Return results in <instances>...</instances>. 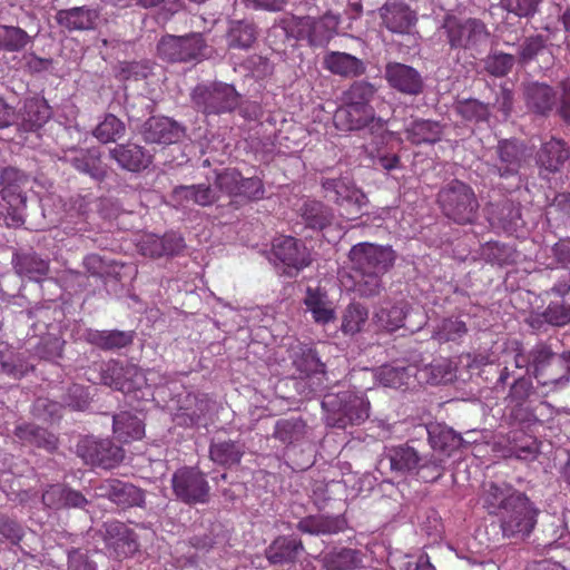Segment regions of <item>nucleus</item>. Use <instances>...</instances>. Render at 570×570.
Returning a JSON list of instances; mask_svg holds the SVG:
<instances>
[{
	"mask_svg": "<svg viewBox=\"0 0 570 570\" xmlns=\"http://www.w3.org/2000/svg\"><path fill=\"white\" fill-rule=\"evenodd\" d=\"M484 504L490 514L498 517L507 538L529 535L537 524L539 510L533 502L507 483H489L484 492Z\"/></svg>",
	"mask_w": 570,
	"mask_h": 570,
	"instance_id": "obj_1",
	"label": "nucleus"
},
{
	"mask_svg": "<svg viewBox=\"0 0 570 570\" xmlns=\"http://www.w3.org/2000/svg\"><path fill=\"white\" fill-rule=\"evenodd\" d=\"M442 30L452 50H463L473 57L487 48L491 36L481 19L460 18L453 14L444 18Z\"/></svg>",
	"mask_w": 570,
	"mask_h": 570,
	"instance_id": "obj_2",
	"label": "nucleus"
},
{
	"mask_svg": "<svg viewBox=\"0 0 570 570\" xmlns=\"http://www.w3.org/2000/svg\"><path fill=\"white\" fill-rule=\"evenodd\" d=\"M438 204L443 215L459 225L473 224L480 207L473 188L459 179H453L438 193Z\"/></svg>",
	"mask_w": 570,
	"mask_h": 570,
	"instance_id": "obj_3",
	"label": "nucleus"
},
{
	"mask_svg": "<svg viewBox=\"0 0 570 570\" xmlns=\"http://www.w3.org/2000/svg\"><path fill=\"white\" fill-rule=\"evenodd\" d=\"M322 406L326 412V424L338 429L364 422L370 415V402L362 393L353 391L328 393L324 396Z\"/></svg>",
	"mask_w": 570,
	"mask_h": 570,
	"instance_id": "obj_4",
	"label": "nucleus"
},
{
	"mask_svg": "<svg viewBox=\"0 0 570 570\" xmlns=\"http://www.w3.org/2000/svg\"><path fill=\"white\" fill-rule=\"evenodd\" d=\"M287 37L295 40H306L312 47L325 46L337 32L340 18L331 12L322 17H297L283 20Z\"/></svg>",
	"mask_w": 570,
	"mask_h": 570,
	"instance_id": "obj_5",
	"label": "nucleus"
},
{
	"mask_svg": "<svg viewBox=\"0 0 570 570\" xmlns=\"http://www.w3.org/2000/svg\"><path fill=\"white\" fill-rule=\"evenodd\" d=\"M190 98L198 111L205 115H220L235 110L239 105L240 95L233 85L216 81L197 85Z\"/></svg>",
	"mask_w": 570,
	"mask_h": 570,
	"instance_id": "obj_6",
	"label": "nucleus"
},
{
	"mask_svg": "<svg viewBox=\"0 0 570 570\" xmlns=\"http://www.w3.org/2000/svg\"><path fill=\"white\" fill-rule=\"evenodd\" d=\"M216 191L228 196L232 203L246 204L259 200L265 195L263 180L257 177H244L236 168H225L215 173Z\"/></svg>",
	"mask_w": 570,
	"mask_h": 570,
	"instance_id": "obj_7",
	"label": "nucleus"
},
{
	"mask_svg": "<svg viewBox=\"0 0 570 570\" xmlns=\"http://www.w3.org/2000/svg\"><path fill=\"white\" fill-rule=\"evenodd\" d=\"M101 382L125 394L141 392V397L151 396L148 377L128 360H110L101 371Z\"/></svg>",
	"mask_w": 570,
	"mask_h": 570,
	"instance_id": "obj_8",
	"label": "nucleus"
},
{
	"mask_svg": "<svg viewBox=\"0 0 570 570\" xmlns=\"http://www.w3.org/2000/svg\"><path fill=\"white\" fill-rule=\"evenodd\" d=\"M321 186L325 197L343 208L351 219L358 217L367 204L365 193L356 186L350 176L323 177Z\"/></svg>",
	"mask_w": 570,
	"mask_h": 570,
	"instance_id": "obj_9",
	"label": "nucleus"
},
{
	"mask_svg": "<svg viewBox=\"0 0 570 570\" xmlns=\"http://www.w3.org/2000/svg\"><path fill=\"white\" fill-rule=\"evenodd\" d=\"M348 259L355 272L386 274L395 264L396 252L390 245L362 242L352 246Z\"/></svg>",
	"mask_w": 570,
	"mask_h": 570,
	"instance_id": "obj_10",
	"label": "nucleus"
},
{
	"mask_svg": "<svg viewBox=\"0 0 570 570\" xmlns=\"http://www.w3.org/2000/svg\"><path fill=\"white\" fill-rule=\"evenodd\" d=\"M493 151L494 158L488 164L489 173L502 179L519 176L529 157L527 145L517 138L500 139Z\"/></svg>",
	"mask_w": 570,
	"mask_h": 570,
	"instance_id": "obj_11",
	"label": "nucleus"
},
{
	"mask_svg": "<svg viewBox=\"0 0 570 570\" xmlns=\"http://www.w3.org/2000/svg\"><path fill=\"white\" fill-rule=\"evenodd\" d=\"M171 488L175 497L186 504H203L209 499L210 487L204 473L184 466L174 472Z\"/></svg>",
	"mask_w": 570,
	"mask_h": 570,
	"instance_id": "obj_12",
	"label": "nucleus"
},
{
	"mask_svg": "<svg viewBox=\"0 0 570 570\" xmlns=\"http://www.w3.org/2000/svg\"><path fill=\"white\" fill-rule=\"evenodd\" d=\"M335 126L345 131L361 130L368 127L372 134L386 130L387 121L375 117L373 107H362L344 102L334 114Z\"/></svg>",
	"mask_w": 570,
	"mask_h": 570,
	"instance_id": "obj_13",
	"label": "nucleus"
},
{
	"mask_svg": "<svg viewBox=\"0 0 570 570\" xmlns=\"http://www.w3.org/2000/svg\"><path fill=\"white\" fill-rule=\"evenodd\" d=\"M272 255L285 267L288 276H294L312 263L306 245L293 236H278L272 243Z\"/></svg>",
	"mask_w": 570,
	"mask_h": 570,
	"instance_id": "obj_14",
	"label": "nucleus"
},
{
	"mask_svg": "<svg viewBox=\"0 0 570 570\" xmlns=\"http://www.w3.org/2000/svg\"><path fill=\"white\" fill-rule=\"evenodd\" d=\"M205 48V41L200 35L187 37L167 36L159 41L157 51L159 57L164 60L170 62H187L203 56Z\"/></svg>",
	"mask_w": 570,
	"mask_h": 570,
	"instance_id": "obj_15",
	"label": "nucleus"
},
{
	"mask_svg": "<svg viewBox=\"0 0 570 570\" xmlns=\"http://www.w3.org/2000/svg\"><path fill=\"white\" fill-rule=\"evenodd\" d=\"M381 24L396 35H411L419 21L417 13L402 0H386L379 8Z\"/></svg>",
	"mask_w": 570,
	"mask_h": 570,
	"instance_id": "obj_16",
	"label": "nucleus"
},
{
	"mask_svg": "<svg viewBox=\"0 0 570 570\" xmlns=\"http://www.w3.org/2000/svg\"><path fill=\"white\" fill-rule=\"evenodd\" d=\"M77 452L86 463L104 469H111L124 459L122 449L110 440L86 438L78 443Z\"/></svg>",
	"mask_w": 570,
	"mask_h": 570,
	"instance_id": "obj_17",
	"label": "nucleus"
},
{
	"mask_svg": "<svg viewBox=\"0 0 570 570\" xmlns=\"http://www.w3.org/2000/svg\"><path fill=\"white\" fill-rule=\"evenodd\" d=\"M384 79L389 87L405 96H419L424 91V80L414 67L390 61L384 67Z\"/></svg>",
	"mask_w": 570,
	"mask_h": 570,
	"instance_id": "obj_18",
	"label": "nucleus"
},
{
	"mask_svg": "<svg viewBox=\"0 0 570 570\" xmlns=\"http://www.w3.org/2000/svg\"><path fill=\"white\" fill-rule=\"evenodd\" d=\"M97 493L122 508L144 507L145 503V493L141 489L117 479L104 480L97 487Z\"/></svg>",
	"mask_w": 570,
	"mask_h": 570,
	"instance_id": "obj_19",
	"label": "nucleus"
},
{
	"mask_svg": "<svg viewBox=\"0 0 570 570\" xmlns=\"http://www.w3.org/2000/svg\"><path fill=\"white\" fill-rule=\"evenodd\" d=\"M141 135L147 142L170 145L184 137L185 129L169 117L153 116L144 122Z\"/></svg>",
	"mask_w": 570,
	"mask_h": 570,
	"instance_id": "obj_20",
	"label": "nucleus"
},
{
	"mask_svg": "<svg viewBox=\"0 0 570 570\" xmlns=\"http://www.w3.org/2000/svg\"><path fill=\"white\" fill-rule=\"evenodd\" d=\"M104 540L116 558L132 556L139 548L135 533L119 521L104 524Z\"/></svg>",
	"mask_w": 570,
	"mask_h": 570,
	"instance_id": "obj_21",
	"label": "nucleus"
},
{
	"mask_svg": "<svg viewBox=\"0 0 570 570\" xmlns=\"http://www.w3.org/2000/svg\"><path fill=\"white\" fill-rule=\"evenodd\" d=\"M110 157L122 168L131 173H140L153 163V154L144 146L128 141L118 144L110 149Z\"/></svg>",
	"mask_w": 570,
	"mask_h": 570,
	"instance_id": "obj_22",
	"label": "nucleus"
},
{
	"mask_svg": "<svg viewBox=\"0 0 570 570\" xmlns=\"http://www.w3.org/2000/svg\"><path fill=\"white\" fill-rule=\"evenodd\" d=\"M28 176L16 167H6L0 173V196L10 207L26 206L23 187Z\"/></svg>",
	"mask_w": 570,
	"mask_h": 570,
	"instance_id": "obj_23",
	"label": "nucleus"
},
{
	"mask_svg": "<svg viewBox=\"0 0 570 570\" xmlns=\"http://www.w3.org/2000/svg\"><path fill=\"white\" fill-rule=\"evenodd\" d=\"M67 160L76 170L98 181L104 180L107 175V169L101 160V154L98 148L73 150L67 157Z\"/></svg>",
	"mask_w": 570,
	"mask_h": 570,
	"instance_id": "obj_24",
	"label": "nucleus"
},
{
	"mask_svg": "<svg viewBox=\"0 0 570 570\" xmlns=\"http://www.w3.org/2000/svg\"><path fill=\"white\" fill-rule=\"evenodd\" d=\"M303 551L304 546L301 539L279 535L265 550V556L272 564H284L295 562Z\"/></svg>",
	"mask_w": 570,
	"mask_h": 570,
	"instance_id": "obj_25",
	"label": "nucleus"
},
{
	"mask_svg": "<svg viewBox=\"0 0 570 570\" xmlns=\"http://www.w3.org/2000/svg\"><path fill=\"white\" fill-rule=\"evenodd\" d=\"M21 127L24 131H36L51 118V107L42 97H31L24 100L20 109Z\"/></svg>",
	"mask_w": 570,
	"mask_h": 570,
	"instance_id": "obj_26",
	"label": "nucleus"
},
{
	"mask_svg": "<svg viewBox=\"0 0 570 570\" xmlns=\"http://www.w3.org/2000/svg\"><path fill=\"white\" fill-rule=\"evenodd\" d=\"M570 151L567 142L562 139L552 137L542 144L538 151V165L541 169L554 174L560 171L564 163L569 159Z\"/></svg>",
	"mask_w": 570,
	"mask_h": 570,
	"instance_id": "obj_27",
	"label": "nucleus"
},
{
	"mask_svg": "<svg viewBox=\"0 0 570 570\" xmlns=\"http://www.w3.org/2000/svg\"><path fill=\"white\" fill-rule=\"evenodd\" d=\"M42 503L52 510L83 508L88 501L85 495L62 484L50 485L42 493Z\"/></svg>",
	"mask_w": 570,
	"mask_h": 570,
	"instance_id": "obj_28",
	"label": "nucleus"
},
{
	"mask_svg": "<svg viewBox=\"0 0 570 570\" xmlns=\"http://www.w3.org/2000/svg\"><path fill=\"white\" fill-rule=\"evenodd\" d=\"M346 528L347 521L343 515H308L297 523L301 532L314 535L336 534Z\"/></svg>",
	"mask_w": 570,
	"mask_h": 570,
	"instance_id": "obj_29",
	"label": "nucleus"
},
{
	"mask_svg": "<svg viewBox=\"0 0 570 570\" xmlns=\"http://www.w3.org/2000/svg\"><path fill=\"white\" fill-rule=\"evenodd\" d=\"M98 12L86 6L62 9L56 13L57 23L69 31L90 30L95 28Z\"/></svg>",
	"mask_w": 570,
	"mask_h": 570,
	"instance_id": "obj_30",
	"label": "nucleus"
},
{
	"mask_svg": "<svg viewBox=\"0 0 570 570\" xmlns=\"http://www.w3.org/2000/svg\"><path fill=\"white\" fill-rule=\"evenodd\" d=\"M324 68L342 77H358L366 70L364 62L355 56L341 51H331L323 60Z\"/></svg>",
	"mask_w": 570,
	"mask_h": 570,
	"instance_id": "obj_31",
	"label": "nucleus"
},
{
	"mask_svg": "<svg viewBox=\"0 0 570 570\" xmlns=\"http://www.w3.org/2000/svg\"><path fill=\"white\" fill-rule=\"evenodd\" d=\"M444 126L430 119H415L406 126L405 138L413 145H434L442 138Z\"/></svg>",
	"mask_w": 570,
	"mask_h": 570,
	"instance_id": "obj_32",
	"label": "nucleus"
},
{
	"mask_svg": "<svg viewBox=\"0 0 570 570\" xmlns=\"http://www.w3.org/2000/svg\"><path fill=\"white\" fill-rule=\"evenodd\" d=\"M304 304L315 323L326 325L336 317L335 309L328 301L327 293L320 288L307 287Z\"/></svg>",
	"mask_w": 570,
	"mask_h": 570,
	"instance_id": "obj_33",
	"label": "nucleus"
},
{
	"mask_svg": "<svg viewBox=\"0 0 570 570\" xmlns=\"http://www.w3.org/2000/svg\"><path fill=\"white\" fill-rule=\"evenodd\" d=\"M525 102L534 114L548 116L557 104V94L546 83L534 82L525 89Z\"/></svg>",
	"mask_w": 570,
	"mask_h": 570,
	"instance_id": "obj_34",
	"label": "nucleus"
},
{
	"mask_svg": "<svg viewBox=\"0 0 570 570\" xmlns=\"http://www.w3.org/2000/svg\"><path fill=\"white\" fill-rule=\"evenodd\" d=\"M135 336V331H90L88 342L106 352H116L131 345Z\"/></svg>",
	"mask_w": 570,
	"mask_h": 570,
	"instance_id": "obj_35",
	"label": "nucleus"
},
{
	"mask_svg": "<svg viewBox=\"0 0 570 570\" xmlns=\"http://www.w3.org/2000/svg\"><path fill=\"white\" fill-rule=\"evenodd\" d=\"M257 28L249 20H232L229 21L226 42L228 49L248 50L257 39Z\"/></svg>",
	"mask_w": 570,
	"mask_h": 570,
	"instance_id": "obj_36",
	"label": "nucleus"
},
{
	"mask_svg": "<svg viewBox=\"0 0 570 570\" xmlns=\"http://www.w3.org/2000/svg\"><path fill=\"white\" fill-rule=\"evenodd\" d=\"M428 434L432 449L443 453L448 458L463 443V439L460 434L453 429L440 423L430 424L428 426Z\"/></svg>",
	"mask_w": 570,
	"mask_h": 570,
	"instance_id": "obj_37",
	"label": "nucleus"
},
{
	"mask_svg": "<svg viewBox=\"0 0 570 570\" xmlns=\"http://www.w3.org/2000/svg\"><path fill=\"white\" fill-rule=\"evenodd\" d=\"M13 266L20 276L28 277L31 281H39L49 271V263L42 259L36 253L16 254L13 257Z\"/></svg>",
	"mask_w": 570,
	"mask_h": 570,
	"instance_id": "obj_38",
	"label": "nucleus"
},
{
	"mask_svg": "<svg viewBox=\"0 0 570 570\" xmlns=\"http://www.w3.org/2000/svg\"><path fill=\"white\" fill-rule=\"evenodd\" d=\"M244 454V444L232 440H217L210 444V459L223 466L238 464Z\"/></svg>",
	"mask_w": 570,
	"mask_h": 570,
	"instance_id": "obj_39",
	"label": "nucleus"
},
{
	"mask_svg": "<svg viewBox=\"0 0 570 570\" xmlns=\"http://www.w3.org/2000/svg\"><path fill=\"white\" fill-rule=\"evenodd\" d=\"M301 215L307 227L322 230L332 224V208L318 200H307L301 208Z\"/></svg>",
	"mask_w": 570,
	"mask_h": 570,
	"instance_id": "obj_40",
	"label": "nucleus"
},
{
	"mask_svg": "<svg viewBox=\"0 0 570 570\" xmlns=\"http://www.w3.org/2000/svg\"><path fill=\"white\" fill-rule=\"evenodd\" d=\"M114 433L121 442L139 440L145 433L141 420L130 412H120L114 416Z\"/></svg>",
	"mask_w": 570,
	"mask_h": 570,
	"instance_id": "obj_41",
	"label": "nucleus"
},
{
	"mask_svg": "<svg viewBox=\"0 0 570 570\" xmlns=\"http://www.w3.org/2000/svg\"><path fill=\"white\" fill-rule=\"evenodd\" d=\"M412 368L396 358L379 367L375 377L384 386L399 389L407 383Z\"/></svg>",
	"mask_w": 570,
	"mask_h": 570,
	"instance_id": "obj_42",
	"label": "nucleus"
},
{
	"mask_svg": "<svg viewBox=\"0 0 570 570\" xmlns=\"http://www.w3.org/2000/svg\"><path fill=\"white\" fill-rule=\"evenodd\" d=\"M406 313L407 304L405 302H399L390 307H381L375 313L374 320L379 327L387 332H394L404 326Z\"/></svg>",
	"mask_w": 570,
	"mask_h": 570,
	"instance_id": "obj_43",
	"label": "nucleus"
},
{
	"mask_svg": "<svg viewBox=\"0 0 570 570\" xmlns=\"http://www.w3.org/2000/svg\"><path fill=\"white\" fill-rule=\"evenodd\" d=\"M455 112L465 121L485 122L491 116L490 105L478 99H459L454 105Z\"/></svg>",
	"mask_w": 570,
	"mask_h": 570,
	"instance_id": "obj_44",
	"label": "nucleus"
},
{
	"mask_svg": "<svg viewBox=\"0 0 570 570\" xmlns=\"http://www.w3.org/2000/svg\"><path fill=\"white\" fill-rule=\"evenodd\" d=\"M361 562L360 552L348 548L331 551L323 558L324 567L327 570H354Z\"/></svg>",
	"mask_w": 570,
	"mask_h": 570,
	"instance_id": "obj_45",
	"label": "nucleus"
},
{
	"mask_svg": "<svg viewBox=\"0 0 570 570\" xmlns=\"http://www.w3.org/2000/svg\"><path fill=\"white\" fill-rule=\"evenodd\" d=\"M389 459L391 469L400 472H411L417 469L421 462L416 450L409 445H399L390 449Z\"/></svg>",
	"mask_w": 570,
	"mask_h": 570,
	"instance_id": "obj_46",
	"label": "nucleus"
},
{
	"mask_svg": "<svg viewBox=\"0 0 570 570\" xmlns=\"http://www.w3.org/2000/svg\"><path fill=\"white\" fill-rule=\"evenodd\" d=\"M30 42L31 37L26 30L14 26L0 24V50L19 52Z\"/></svg>",
	"mask_w": 570,
	"mask_h": 570,
	"instance_id": "obj_47",
	"label": "nucleus"
},
{
	"mask_svg": "<svg viewBox=\"0 0 570 570\" xmlns=\"http://www.w3.org/2000/svg\"><path fill=\"white\" fill-rule=\"evenodd\" d=\"M368 318V311L360 303H351L342 316L341 330L344 334L354 335L363 328Z\"/></svg>",
	"mask_w": 570,
	"mask_h": 570,
	"instance_id": "obj_48",
	"label": "nucleus"
},
{
	"mask_svg": "<svg viewBox=\"0 0 570 570\" xmlns=\"http://www.w3.org/2000/svg\"><path fill=\"white\" fill-rule=\"evenodd\" d=\"M295 365L301 374L311 380V385L316 389L325 387L324 381L331 383L325 372V365L321 358H295Z\"/></svg>",
	"mask_w": 570,
	"mask_h": 570,
	"instance_id": "obj_49",
	"label": "nucleus"
},
{
	"mask_svg": "<svg viewBox=\"0 0 570 570\" xmlns=\"http://www.w3.org/2000/svg\"><path fill=\"white\" fill-rule=\"evenodd\" d=\"M376 94V88L368 81H354L344 92L343 101L362 107H372L371 101Z\"/></svg>",
	"mask_w": 570,
	"mask_h": 570,
	"instance_id": "obj_50",
	"label": "nucleus"
},
{
	"mask_svg": "<svg viewBox=\"0 0 570 570\" xmlns=\"http://www.w3.org/2000/svg\"><path fill=\"white\" fill-rule=\"evenodd\" d=\"M125 124L112 114L106 115L94 130V136L102 144L116 141L125 135Z\"/></svg>",
	"mask_w": 570,
	"mask_h": 570,
	"instance_id": "obj_51",
	"label": "nucleus"
},
{
	"mask_svg": "<svg viewBox=\"0 0 570 570\" xmlns=\"http://www.w3.org/2000/svg\"><path fill=\"white\" fill-rule=\"evenodd\" d=\"M468 333L465 322L458 317H448L442 321L434 333V337L440 342H458Z\"/></svg>",
	"mask_w": 570,
	"mask_h": 570,
	"instance_id": "obj_52",
	"label": "nucleus"
},
{
	"mask_svg": "<svg viewBox=\"0 0 570 570\" xmlns=\"http://www.w3.org/2000/svg\"><path fill=\"white\" fill-rule=\"evenodd\" d=\"M360 278L354 284V291L361 297H374L377 296L382 288L383 282L382 276L384 274L374 272H357Z\"/></svg>",
	"mask_w": 570,
	"mask_h": 570,
	"instance_id": "obj_53",
	"label": "nucleus"
},
{
	"mask_svg": "<svg viewBox=\"0 0 570 570\" xmlns=\"http://www.w3.org/2000/svg\"><path fill=\"white\" fill-rule=\"evenodd\" d=\"M305 433V424L302 420H279L276 423L274 436L283 443H293Z\"/></svg>",
	"mask_w": 570,
	"mask_h": 570,
	"instance_id": "obj_54",
	"label": "nucleus"
},
{
	"mask_svg": "<svg viewBox=\"0 0 570 570\" xmlns=\"http://www.w3.org/2000/svg\"><path fill=\"white\" fill-rule=\"evenodd\" d=\"M17 435L21 439H27L38 446L45 448L49 451L56 449L57 440L53 434L48 433L43 429L36 428L33 425L19 426L17 429Z\"/></svg>",
	"mask_w": 570,
	"mask_h": 570,
	"instance_id": "obj_55",
	"label": "nucleus"
},
{
	"mask_svg": "<svg viewBox=\"0 0 570 570\" xmlns=\"http://www.w3.org/2000/svg\"><path fill=\"white\" fill-rule=\"evenodd\" d=\"M495 207V218L501 227L505 230H512L518 225V220L521 219L520 206L510 199H505Z\"/></svg>",
	"mask_w": 570,
	"mask_h": 570,
	"instance_id": "obj_56",
	"label": "nucleus"
},
{
	"mask_svg": "<svg viewBox=\"0 0 570 570\" xmlns=\"http://www.w3.org/2000/svg\"><path fill=\"white\" fill-rule=\"evenodd\" d=\"M544 311L550 326L562 327L570 323V303L566 299L551 301Z\"/></svg>",
	"mask_w": 570,
	"mask_h": 570,
	"instance_id": "obj_57",
	"label": "nucleus"
},
{
	"mask_svg": "<svg viewBox=\"0 0 570 570\" xmlns=\"http://www.w3.org/2000/svg\"><path fill=\"white\" fill-rule=\"evenodd\" d=\"M341 488H343V484L340 481H315L312 485V499L316 505L322 507L331 500L333 494Z\"/></svg>",
	"mask_w": 570,
	"mask_h": 570,
	"instance_id": "obj_58",
	"label": "nucleus"
},
{
	"mask_svg": "<svg viewBox=\"0 0 570 570\" xmlns=\"http://www.w3.org/2000/svg\"><path fill=\"white\" fill-rule=\"evenodd\" d=\"M514 65V57L509 53H495L488 58L487 70L497 77H503L510 72Z\"/></svg>",
	"mask_w": 570,
	"mask_h": 570,
	"instance_id": "obj_59",
	"label": "nucleus"
},
{
	"mask_svg": "<svg viewBox=\"0 0 570 570\" xmlns=\"http://www.w3.org/2000/svg\"><path fill=\"white\" fill-rule=\"evenodd\" d=\"M541 0H502L503 6L509 12L519 17H531L537 12Z\"/></svg>",
	"mask_w": 570,
	"mask_h": 570,
	"instance_id": "obj_60",
	"label": "nucleus"
},
{
	"mask_svg": "<svg viewBox=\"0 0 570 570\" xmlns=\"http://www.w3.org/2000/svg\"><path fill=\"white\" fill-rule=\"evenodd\" d=\"M65 403L73 410H83L89 403V393L83 386L73 384L68 390Z\"/></svg>",
	"mask_w": 570,
	"mask_h": 570,
	"instance_id": "obj_61",
	"label": "nucleus"
},
{
	"mask_svg": "<svg viewBox=\"0 0 570 570\" xmlns=\"http://www.w3.org/2000/svg\"><path fill=\"white\" fill-rule=\"evenodd\" d=\"M218 194L215 188L206 184L194 185V204L206 207L218 200Z\"/></svg>",
	"mask_w": 570,
	"mask_h": 570,
	"instance_id": "obj_62",
	"label": "nucleus"
},
{
	"mask_svg": "<svg viewBox=\"0 0 570 570\" xmlns=\"http://www.w3.org/2000/svg\"><path fill=\"white\" fill-rule=\"evenodd\" d=\"M551 253L557 266L570 268V238L559 239L551 247Z\"/></svg>",
	"mask_w": 570,
	"mask_h": 570,
	"instance_id": "obj_63",
	"label": "nucleus"
},
{
	"mask_svg": "<svg viewBox=\"0 0 570 570\" xmlns=\"http://www.w3.org/2000/svg\"><path fill=\"white\" fill-rule=\"evenodd\" d=\"M559 86L561 88V97L557 111L564 122L570 124V79L567 78L560 81Z\"/></svg>",
	"mask_w": 570,
	"mask_h": 570,
	"instance_id": "obj_64",
	"label": "nucleus"
}]
</instances>
